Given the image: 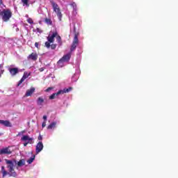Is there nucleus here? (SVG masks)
Segmentation results:
<instances>
[{
    "instance_id": "nucleus-31",
    "label": "nucleus",
    "mask_w": 178,
    "mask_h": 178,
    "mask_svg": "<svg viewBox=\"0 0 178 178\" xmlns=\"http://www.w3.org/2000/svg\"><path fill=\"white\" fill-rule=\"evenodd\" d=\"M4 122H5V120H0V124H3V125Z\"/></svg>"
},
{
    "instance_id": "nucleus-20",
    "label": "nucleus",
    "mask_w": 178,
    "mask_h": 178,
    "mask_svg": "<svg viewBox=\"0 0 178 178\" xmlns=\"http://www.w3.org/2000/svg\"><path fill=\"white\" fill-rule=\"evenodd\" d=\"M35 159V156H33L32 157H31L29 159L27 160V163L29 164L33 163Z\"/></svg>"
},
{
    "instance_id": "nucleus-34",
    "label": "nucleus",
    "mask_w": 178,
    "mask_h": 178,
    "mask_svg": "<svg viewBox=\"0 0 178 178\" xmlns=\"http://www.w3.org/2000/svg\"><path fill=\"white\" fill-rule=\"evenodd\" d=\"M44 67H41V68L39 69L40 72H44Z\"/></svg>"
},
{
    "instance_id": "nucleus-28",
    "label": "nucleus",
    "mask_w": 178,
    "mask_h": 178,
    "mask_svg": "<svg viewBox=\"0 0 178 178\" xmlns=\"http://www.w3.org/2000/svg\"><path fill=\"white\" fill-rule=\"evenodd\" d=\"M5 70H1L0 71V77H2V74L4 73Z\"/></svg>"
},
{
    "instance_id": "nucleus-10",
    "label": "nucleus",
    "mask_w": 178,
    "mask_h": 178,
    "mask_svg": "<svg viewBox=\"0 0 178 178\" xmlns=\"http://www.w3.org/2000/svg\"><path fill=\"white\" fill-rule=\"evenodd\" d=\"M43 149H44V145L42 144V142H38L35 149L36 154H40V152H41V151H42Z\"/></svg>"
},
{
    "instance_id": "nucleus-2",
    "label": "nucleus",
    "mask_w": 178,
    "mask_h": 178,
    "mask_svg": "<svg viewBox=\"0 0 178 178\" xmlns=\"http://www.w3.org/2000/svg\"><path fill=\"white\" fill-rule=\"evenodd\" d=\"M13 15L12 10L9 8L3 9V10H0V16L4 23H8L12 18Z\"/></svg>"
},
{
    "instance_id": "nucleus-5",
    "label": "nucleus",
    "mask_w": 178,
    "mask_h": 178,
    "mask_svg": "<svg viewBox=\"0 0 178 178\" xmlns=\"http://www.w3.org/2000/svg\"><path fill=\"white\" fill-rule=\"evenodd\" d=\"M70 58H72V54L71 53H68V54L64 55L57 62V65H59V66H63V63H65V62H69V60H70Z\"/></svg>"
},
{
    "instance_id": "nucleus-29",
    "label": "nucleus",
    "mask_w": 178,
    "mask_h": 178,
    "mask_svg": "<svg viewBox=\"0 0 178 178\" xmlns=\"http://www.w3.org/2000/svg\"><path fill=\"white\" fill-rule=\"evenodd\" d=\"M24 133H26V131H22L18 134L17 136H20L21 134H24Z\"/></svg>"
},
{
    "instance_id": "nucleus-27",
    "label": "nucleus",
    "mask_w": 178,
    "mask_h": 178,
    "mask_svg": "<svg viewBox=\"0 0 178 178\" xmlns=\"http://www.w3.org/2000/svg\"><path fill=\"white\" fill-rule=\"evenodd\" d=\"M47 126V122L44 121L42 124V127H45Z\"/></svg>"
},
{
    "instance_id": "nucleus-33",
    "label": "nucleus",
    "mask_w": 178,
    "mask_h": 178,
    "mask_svg": "<svg viewBox=\"0 0 178 178\" xmlns=\"http://www.w3.org/2000/svg\"><path fill=\"white\" fill-rule=\"evenodd\" d=\"M2 5H3V1L0 0V6H2Z\"/></svg>"
},
{
    "instance_id": "nucleus-32",
    "label": "nucleus",
    "mask_w": 178,
    "mask_h": 178,
    "mask_svg": "<svg viewBox=\"0 0 178 178\" xmlns=\"http://www.w3.org/2000/svg\"><path fill=\"white\" fill-rule=\"evenodd\" d=\"M38 140H42V136L41 135H40V136H38Z\"/></svg>"
},
{
    "instance_id": "nucleus-37",
    "label": "nucleus",
    "mask_w": 178,
    "mask_h": 178,
    "mask_svg": "<svg viewBox=\"0 0 178 178\" xmlns=\"http://www.w3.org/2000/svg\"><path fill=\"white\" fill-rule=\"evenodd\" d=\"M37 31H38V33H40V29H37Z\"/></svg>"
},
{
    "instance_id": "nucleus-12",
    "label": "nucleus",
    "mask_w": 178,
    "mask_h": 178,
    "mask_svg": "<svg viewBox=\"0 0 178 178\" xmlns=\"http://www.w3.org/2000/svg\"><path fill=\"white\" fill-rule=\"evenodd\" d=\"M8 70L11 76H16L19 73V68L17 67L9 68Z\"/></svg>"
},
{
    "instance_id": "nucleus-36",
    "label": "nucleus",
    "mask_w": 178,
    "mask_h": 178,
    "mask_svg": "<svg viewBox=\"0 0 178 178\" xmlns=\"http://www.w3.org/2000/svg\"><path fill=\"white\" fill-rule=\"evenodd\" d=\"M43 119L44 120V122H46V120H47V115H44L43 116Z\"/></svg>"
},
{
    "instance_id": "nucleus-24",
    "label": "nucleus",
    "mask_w": 178,
    "mask_h": 178,
    "mask_svg": "<svg viewBox=\"0 0 178 178\" xmlns=\"http://www.w3.org/2000/svg\"><path fill=\"white\" fill-rule=\"evenodd\" d=\"M51 90H54L53 87H49L47 89L45 90V92H49Z\"/></svg>"
},
{
    "instance_id": "nucleus-23",
    "label": "nucleus",
    "mask_w": 178,
    "mask_h": 178,
    "mask_svg": "<svg viewBox=\"0 0 178 178\" xmlns=\"http://www.w3.org/2000/svg\"><path fill=\"white\" fill-rule=\"evenodd\" d=\"M51 49H56V44H50Z\"/></svg>"
},
{
    "instance_id": "nucleus-17",
    "label": "nucleus",
    "mask_w": 178,
    "mask_h": 178,
    "mask_svg": "<svg viewBox=\"0 0 178 178\" xmlns=\"http://www.w3.org/2000/svg\"><path fill=\"white\" fill-rule=\"evenodd\" d=\"M56 126V122H51L49 125L47 127V130H52V129H55Z\"/></svg>"
},
{
    "instance_id": "nucleus-7",
    "label": "nucleus",
    "mask_w": 178,
    "mask_h": 178,
    "mask_svg": "<svg viewBox=\"0 0 178 178\" xmlns=\"http://www.w3.org/2000/svg\"><path fill=\"white\" fill-rule=\"evenodd\" d=\"M34 139L33 138H31L29 135H23L21 138V141H24V143L27 142L29 143V144H33V140Z\"/></svg>"
},
{
    "instance_id": "nucleus-8",
    "label": "nucleus",
    "mask_w": 178,
    "mask_h": 178,
    "mask_svg": "<svg viewBox=\"0 0 178 178\" xmlns=\"http://www.w3.org/2000/svg\"><path fill=\"white\" fill-rule=\"evenodd\" d=\"M31 73H28L27 72H24V74L22 77V79L19 80V81L18 82L17 87L20 86V85L22 84V83H23V81H24L26 80V79L29 78V76H31Z\"/></svg>"
},
{
    "instance_id": "nucleus-6",
    "label": "nucleus",
    "mask_w": 178,
    "mask_h": 178,
    "mask_svg": "<svg viewBox=\"0 0 178 178\" xmlns=\"http://www.w3.org/2000/svg\"><path fill=\"white\" fill-rule=\"evenodd\" d=\"M77 45H79V38L77 37V34H75L72 44L70 48V52H73L77 48Z\"/></svg>"
},
{
    "instance_id": "nucleus-13",
    "label": "nucleus",
    "mask_w": 178,
    "mask_h": 178,
    "mask_svg": "<svg viewBox=\"0 0 178 178\" xmlns=\"http://www.w3.org/2000/svg\"><path fill=\"white\" fill-rule=\"evenodd\" d=\"M35 91V88L32 87L30 89L26 90V92L25 94V97H31L33 94H34V92Z\"/></svg>"
},
{
    "instance_id": "nucleus-14",
    "label": "nucleus",
    "mask_w": 178,
    "mask_h": 178,
    "mask_svg": "<svg viewBox=\"0 0 178 178\" xmlns=\"http://www.w3.org/2000/svg\"><path fill=\"white\" fill-rule=\"evenodd\" d=\"M38 106H42L44 104V98L42 97H39L36 101Z\"/></svg>"
},
{
    "instance_id": "nucleus-16",
    "label": "nucleus",
    "mask_w": 178,
    "mask_h": 178,
    "mask_svg": "<svg viewBox=\"0 0 178 178\" xmlns=\"http://www.w3.org/2000/svg\"><path fill=\"white\" fill-rule=\"evenodd\" d=\"M72 90H73V88L70 87L68 88H64L63 90H60V91L61 92V94H66L67 92H70Z\"/></svg>"
},
{
    "instance_id": "nucleus-21",
    "label": "nucleus",
    "mask_w": 178,
    "mask_h": 178,
    "mask_svg": "<svg viewBox=\"0 0 178 178\" xmlns=\"http://www.w3.org/2000/svg\"><path fill=\"white\" fill-rule=\"evenodd\" d=\"M22 2L24 6H30V4H29V0H22Z\"/></svg>"
},
{
    "instance_id": "nucleus-38",
    "label": "nucleus",
    "mask_w": 178,
    "mask_h": 178,
    "mask_svg": "<svg viewBox=\"0 0 178 178\" xmlns=\"http://www.w3.org/2000/svg\"><path fill=\"white\" fill-rule=\"evenodd\" d=\"M3 134V133H0V136H2Z\"/></svg>"
},
{
    "instance_id": "nucleus-3",
    "label": "nucleus",
    "mask_w": 178,
    "mask_h": 178,
    "mask_svg": "<svg viewBox=\"0 0 178 178\" xmlns=\"http://www.w3.org/2000/svg\"><path fill=\"white\" fill-rule=\"evenodd\" d=\"M51 3L52 5L54 12H55L57 15V17H58V19L60 22H62V17L63 15L62 13L60 12V8H59V6L54 1H51Z\"/></svg>"
},
{
    "instance_id": "nucleus-22",
    "label": "nucleus",
    "mask_w": 178,
    "mask_h": 178,
    "mask_svg": "<svg viewBox=\"0 0 178 178\" xmlns=\"http://www.w3.org/2000/svg\"><path fill=\"white\" fill-rule=\"evenodd\" d=\"M44 22L45 23H47V24H52V21L51 20V19L49 18H45L44 19Z\"/></svg>"
},
{
    "instance_id": "nucleus-15",
    "label": "nucleus",
    "mask_w": 178,
    "mask_h": 178,
    "mask_svg": "<svg viewBox=\"0 0 178 178\" xmlns=\"http://www.w3.org/2000/svg\"><path fill=\"white\" fill-rule=\"evenodd\" d=\"M62 92L58 90L57 92L53 93L49 97V99H55V97H58V95H60Z\"/></svg>"
},
{
    "instance_id": "nucleus-30",
    "label": "nucleus",
    "mask_w": 178,
    "mask_h": 178,
    "mask_svg": "<svg viewBox=\"0 0 178 178\" xmlns=\"http://www.w3.org/2000/svg\"><path fill=\"white\" fill-rule=\"evenodd\" d=\"M28 144H30V143H29V142H25L24 143V147H27V145Z\"/></svg>"
},
{
    "instance_id": "nucleus-4",
    "label": "nucleus",
    "mask_w": 178,
    "mask_h": 178,
    "mask_svg": "<svg viewBox=\"0 0 178 178\" xmlns=\"http://www.w3.org/2000/svg\"><path fill=\"white\" fill-rule=\"evenodd\" d=\"M56 35H58V32H54L52 33V35H49L47 37V42H46L44 43V45L46 47V48L49 49L51 48V44H52L53 42H54L55 41V38L56 37Z\"/></svg>"
},
{
    "instance_id": "nucleus-1",
    "label": "nucleus",
    "mask_w": 178,
    "mask_h": 178,
    "mask_svg": "<svg viewBox=\"0 0 178 178\" xmlns=\"http://www.w3.org/2000/svg\"><path fill=\"white\" fill-rule=\"evenodd\" d=\"M6 163L8 165L7 168L8 169V172L5 170V166H1V172L3 174V177H5L6 175H9L10 177H16L17 174L15 170V163H17L19 168H22V166H24L26 165V161L24 159H21L18 162L16 159L8 160L5 159Z\"/></svg>"
},
{
    "instance_id": "nucleus-26",
    "label": "nucleus",
    "mask_w": 178,
    "mask_h": 178,
    "mask_svg": "<svg viewBox=\"0 0 178 178\" xmlns=\"http://www.w3.org/2000/svg\"><path fill=\"white\" fill-rule=\"evenodd\" d=\"M72 6H73L74 9H76L77 8V5L76 4V3H72Z\"/></svg>"
},
{
    "instance_id": "nucleus-18",
    "label": "nucleus",
    "mask_w": 178,
    "mask_h": 178,
    "mask_svg": "<svg viewBox=\"0 0 178 178\" xmlns=\"http://www.w3.org/2000/svg\"><path fill=\"white\" fill-rule=\"evenodd\" d=\"M56 41L58 42V44L59 45H62L63 42H62V38H60V35H59L58 34V32H57V35L56 36Z\"/></svg>"
},
{
    "instance_id": "nucleus-25",
    "label": "nucleus",
    "mask_w": 178,
    "mask_h": 178,
    "mask_svg": "<svg viewBox=\"0 0 178 178\" xmlns=\"http://www.w3.org/2000/svg\"><path fill=\"white\" fill-rule=\"evenodd\" d=\"M28 23H29L30 24H33V19L31 18H29L27 19Z\"/></svg>"
},
{
    "instance_id": "nucleus-35",
    "label": "nucleus",
    "mask_w": 178,
    "mask_h": 178,
    "mask_svg": "<svg viewBox=\"0 0 178 178\" xmlns=\"http://www.w3.org/2000/svg\"><path fill=\"white\" fill-rule=\"evenodd\" d=\"M35 47L36 48H38V42H35Z\"/></svg>"
},
{
    "instance_id": "nucleus-39",
    "label": "nucleus",
    "mask_w": 178,
    "mask_h": 178,
    "mask_svg": "<svg viewBox=\"0 0 178 178\" xmlns=\"http://www.w3.org/2000/svg\"><path fill=\"white\" fill-rule=\"evenodd\" d=\"M0 162H2V160L0 159Z\"/></svg>"
},
{
    "instance_id": "nucleus-9",
    "label": "nucleus",
    "mask_w": 178,
    "mask_h": 178,
    "mask_svg": "<svg viewBox=\"0 0 178 178\" xmlns=\"http://www.w3.org/2000/svg\"><path fill=\"white\" fill-rule=\"evenodd\" d=\"M12 150L9 147H4L0 149V155H10Z\"/></svg>"
},
{
    "instance_id": "nucleus-19",
    "label": "nucleus",
    "mask_w": 178,
    "mask_h": 178,
    "mask_svg": "<svg viewBox=\"0 0 178 178\" xmlns=\"http://www.w3.org/2000/svg\"><path fill=\"white\" fill-rule=\"evenodd\" d=\"M6 127H12V124L9 120H4L3 125Z\"/></svg>"
},
{
    "instance_id": "nucleus-11",
    "label": "nucleus",
    "mask_w": 178,
    "mask_h": 178,
    "mask_svg": "<svg viewBox=\"0 0 178 178\" xmlns=\"http://www.w3.org/2000/svg\"><path fill=\"white\" fill-rule=\"evenodd\" d=\"M27 59H29V60H37V59H38V55L37 53H32L27 57Z\"/></svg>"
}]
</instances>
